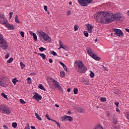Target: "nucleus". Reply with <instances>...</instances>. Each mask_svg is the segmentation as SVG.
Returning a JSON list of instances; mask_svg holds the SVG:
<instances>
[{"instance_id": "obj_1", "label": "nucleus", "mask_w": 129, "mask_h": 129, "mask_svg": "<svg viewBox=\"0 0 129 129\" xmlns=\"http://www.w3.org/2000/svg\"><path fill=\"white\" fill-rule=\"evenodd\" d=\"M97 22L102 24H109L114 20L121 22L123 20V16L121 13L113 14L112 12H99L95 15Z\"/></svg>"}, {"instance_id": "obj_2", "label": "nucleus", "mask_w": 129, "mask_h": 129, "mask_svg": "<svg viewBox=\"0 0 129 129\" xmlns=\"http://www.w3.org/2000/svg\"><path fill=\"white\" fill-rule=\"evenodd\" d=\"M75 64L78 66L77 71L80 73H85L87 71V68L84 65L82 60H76Z\"/></svg>"}, {"instance_id": "obj_3", "label": "nucleus", "mask_w": 129, "mask_h": 129, "mask_svg": "<svg viewBox=\"0 0 129 129\" xmlns=\"http://www.w3.org/2000/svg\"><path fill=\"white\" fill-rule=\"evenodd\" d=\"M0 47L2 48L4 50H7L8 49V43H7V41L5 39H4V37H3V35L0 33Z\"/></svg>"}, {"instance_id": "obj_4", "label": "nucleus", "mask_w": 129, "mask_h": 129, "mask_svg": "<svg viewBox=\"0 0 129 129\" xmlns=\"http://www.w3.org/2000/svg\"><path fill=\"white\" fill-rule=\"evenodd\" d=\"M93 0H78L79 4L82 7H87Z\"/></svg>"}, {"instance_id": "obj_5", "label": "nucleus", "mask_w": 129, "mask_h": 129, "mask_svg": "<svg viewBox=\"0 0 129 129\" xmlns=\"http://www.w3.org/2000/svg\"><path fill=\"white\" fill-rule=\"evenodd\" d=\"M0 110H1L3 113H5V114H8V115H10L11 112H12L11 108H8V107H6V106H2L0 108Z\"/></svg>"}, {"instance_id": "obj_6", "label": "nucleus", "mask_w": 129, "mask_h": 129, "mask_svg": "<svg viewBox=\"0 0 129 129\" xmlns=\"http://www.w3.org/2000/svg\"><path fill=\"white\" fill-rule=\"evenodd\" d=\"M87 51L89 55L91 56L93 59H94V60H96V61H99L100 60V57H98V56H97L96 54L92 53V50H91V49H87Z\"/></svg>"}, {"instance_id": "obj_7", "label": "nucleus", "mask_w": 129, "mask_h": 129, "mask_svg": "<svg viewBox=\"0 0 129 129\" xmlns=\"http://www.w3.org/2000/svg\"><path fill=\"white\" fill-rule=\"evenodd\" d=\"M113 31L114 32V35H116L117 37H123V32L120 29H114Z\"/></svg>"}, {"instance_id": "obj_8", "label": "nucleus", "mask_w": 129, "mask_h": 129, "mask_svg": "<svg viewBox=\"0 0 129 129\" xmlns=\"http://www.w3.org/2000/svg\"><path fill=\"white\" fill-rule=\"evenodd\" d=\"M6 83H7V78L5 77H0V86L6 87Z\"/></svg>"}, {"instance_id": "obj_9", "label": "nucleus", "mask_w": 129, "mask_h": 129, "mask_svg": "<svg viewBox=\"0 0 129 129\" xmlns=\"http://www.w3.org/2000/svg\"><path fill=\"white\" fill-rule=\"evenodd\" d=\"M45 34H46V33H44L41 30H38L37 32V36L39 37L40 40L42 41V42H44V38H43L44 37Z\"/></svg>"}, {"instance_id": "obj_10", "label": "nucleus", "mask_w": 129, "mask_h": 129, "mask_svg": "<svg viewBox=\"0 0 129 129\" xmlns=\"http://www.w3.org/2000/svg\"><path fill=\"white\" fill-rule=\"evenodd\" d=\"M116 116V115L115 114H113L111 117L112 118L111 119L112 122H113V123H114V124H115V125H116V124H117V123H118Z\"/></svg>"}, {"instance_id": "obj_11", "label": "nucleus", "mask_w": 129, "mask_h": 129, "mask_svg": "<svg viewBox=\"0 0 129 129\" xmlns=\"http://www.w3.org/2000/svg\"><path fill=\"white\" fill-rule=\"evenodd\" d=\"M34 94V95L33 97V98H34V99H36L38 101H39V99L40 100H42V96H41L40 95H39L38 93L35 92Z\"/></svg>"}, {"instance_id": "obj_12", "label": "nucleus", "mask_w": 129, "mask_h": 129, "mask_svg": "<svg viewBox=\"0 0 129 129\" xmlns=\"http://www.w3.org/2000/svg\"><path fill=\"white\" fill-rule=\"evenodd\" d=\"M87 28L88 29V32L90 33H92V29H93V26L91 24H87Z\"/></svg>"}, {"instance_id": "obj_13", "label": "nucleus", "mask_w": 129, "mask_h": 129, "mask_svg": "<svg viewBox=\"0 0 129 129\" xmlns=\"http://www.w3.org/2000/svg\"><path fill=\"white\" fill-rule=\"evenodd\" d=\"M43 41H47V42H49L51 40V38L47 34L45 33L44 36H43Z\"/></svg>"}, {"instance_id": "obj_14", "label": "nucleus", "mask_w": 129, "mask_h": 129, "mask_svg": "<svg viewBox=\"0 0 129 129\" xmlns=\"http://www.w3.org/2000/svg\"><path fill=\"white\" fill-rule=\"evenodd\" d=\"M6 27V28H8V29H10V30H13V31L15 30V26H14V25H12L9 23H7Z\"/></svg>"}, {"instance_id": "obj_15", "label": "nucleus", "mask_w": 129, "mask_h": 129, "mask_svg": "<svg viewBox=\"0 0 129 129\" xmlns=\"http://www.w3.org/2000/svg\"><path fill=\"white\" fill-rule=\"evenodd\" d=\"M30 35H32L33 36V39L34 41H37L38 40V37H37V35L36 33H33L32 31H29Z\"/></svg>"}, {"instance_id": "obj_16", "label": "nucleus", "mask_w": 129, "mask_h": 129, "mask_svg": "<svg viewBox=\"0 0 129 129\" xmlns=\"http://www.w3.org/2000/svg\"><path fill=\"white\" fill-rule=\"evenodd\" d=\"M77 111H78V112H80L81 113H84V112H85V109L81 107L77 108Z\"/></svg>"}, {"instance_id": "obj_17", "label": "nucleus", "mask_w": 129, "mask_h": 129, "mask_svg": "<svg viewBox=\"0 0 129 129\" xmlns=\"http://www.w3.org/2000/svg\"><path fill=\"white\" fill-rule=\"evenodd\" d=\"M52 80V82L53 83V85L54 86H56V87H58V86H59L60 85H59V82H58V81H57L56 80H55L53 79H51Z\"/></svg>"}, {"instance_id": "obj_18", "label": "nucleus", "mask_w": 129, "mask_h": 129, "mask_svg": "<svg viewBox=\"0 0 129 129\" xmlns=\"http://www.w3.org/2000/svg\"><path fill=\"white\" fill-rule=\"evenodd\" d=\"M59 44L60 45V48H62L64 50H66V46L63 45V44H62V41H61V40H59Z\"/></svg>"}, {"instance_id": "obj_19", "label": "nucleus", "mask_w": 129, "mask_h": 129, "mask_svg": "<svg viewBox=\"0 0 129 129\" xmlns=\"http://www.w3.org/2000/svg\"><path fill=\"white\" fill-rule=\"evenodd\" d=\"M38 88L40 89H41V90H43L44 91H46V89L45 88V87H44V86L42 84H39L38 85Z\"/></svg>"}, {"instance_id": "obj_20", "label": "nucleus", "mask_w": 129, "mask_h": 129, "mask_svg": "<svg viewBox=\"0 0 129 129\" xmlns=\"http://www.w3.org/2000/svg\"><path fill=\"white\" fill-rule=\"evenodd\" d=\"M61 121H65L67 120V115H64L60 117Z\"/></svg>"}, {"instance_id": "obj_21", "label": "nucleus", "mask_w": 129, "mask_h": 129, "mask_svg": "<svg viewBox=\"0 0 129 129\" xmlns=\"http://www.w3.org/2000/svg\"><path fill=\"white\" fill-rule=\"evenodd\" d=\"M35 116L36 117V118H37V119H38V120H42V118H41V117H40V115H39V114L37 113H34Z\"/></svg>"}, {"instance_id": "obj_22", "label": "nucleus", "mask_w": 129, "mask_h": 129, "mask_svg": "<svg viewBox=\"0 0 129 129\" xmlns=\"http://www.w3.org/2000/svg\"><path fill=\"white\" fill-rule=\"evenodd\" d=\"M38 55H39L40 56H41V57H42V59H43L44 60H45V59H46V55H45V54L44 53H37Z\"/></svg>"}, {"instance_id": "obj_23", "label": "nucleus", "mask_w": 129, "mask_h": 129, "mask_svg": "<svg viewBox=\"0 0 129 129\" xmlns=\"http://www.w3.org/2000/svg\"><path fill=\"white\" fill-rule=\"evenodd\" d=\"M67 120L69 121H72L73 120V117L70 116H67Z\"/></svg>"}, {"instance_id": "obj_24", "label": "nucleus", "mask_w": 129, "mask_h": 129, "mask_svg": "<svg viewBox=\"0 0 129 129\" xmlns=\"http://www.w3.org/2000/svg\"><path fill=\"white\" fill-rule=\"evenodd\" d=\"M8 22V20H7V18H4L3 20H1V24H6Z\"/></svg>"}, {"instance_id": "obj_25", "label": "nucleus", "mask_w": 129, "mask_h": 129, "mask_svg": "<svg viewBox=\"0 0 129 129\" xmlns=\"http://www.w3.org/2000/svg\"><path fill=\"white\" fill-rule=\"evenodd\" d=\"M60 75L61 76V77H65V72H64V71H61L60 72Z\"/></svg>"}, {"instance_id": "obj_26", "label": "nucleus", "mask_w": 129, "mask_h": 129, "mask_svg": "<svg viewBox=\"0 0 129 129\" xmlns=\"http://www.w3.org/2000/svg\"><path fill=\"white\" fill-rule=\"evenodd\" d=\"M15 22L17 24H20V20H19V18H18V15H17L15 16Z\"/></svg>"}, {"instance_id": "obj_27", "label": "nucleus", "mask_w": 129, "mask_h": 129, "mask_svg": "<svg viewBox=\"0 0 129 129\" xmlns=\"http://www.w3.org/2000/svg\"><path fill=\"white\" fill-rule=\"evenodd\" d=\"M106 115L108 117H110V115H111V113L109 111L106 112Z\"/></svg>"}, {"instance_id": "obj_28", "label": "nucleus", "mask_w": 129, "mask_h": 129, "mask_svg": "<svg viewBox=\"0 0 129 129\" xmlns=\"http://www.w3.org/2000/svg\"><path fill=\"white\" fill-rule=\"evenodd\" d=\"M12 125L13 127L16 128V127H17V126H18V124L17 123V122H13L12 123Z\"/></svg>"}, {"instance_id": "obj_29", "label": "nucleus", "mask_w": 129, "mask_h": 129, "mask_svg": "<svg viewBox=\"0 0 129 129\" xmlns=\"http://www.w3.org/2000/svg\"><path fill=\"white\" fill-rule=\"evenodd\" d=\"M14 61V58L13 57L10 58L9 60H7V62L9 63H12Z\"/></svg>"}, {"instance_id": "obj_30", "label": "nucleus", "mask_w": 129, "mask_h": 129, "mask_svg": "<svg viewBox=\"0 0 129 129\" xmlns=\"http://www.w3.org/2000/svg\"><path fill=\"white\" fill-rule=\"evenodd\" d=\"M100 100L102 102H105V101H106V98H105V97H101Z\"/></svg>"}, {"instance_id": "obj_31", "label": "nucleus", "mask_w": 129, "mask_h": 129, "mask_svg": "<svg viewBox=\"0 0 129 129\" xmlns=\"http://www.w3.org/2000/svg\"><path fill=\"white\" fill-rule=\"evenodd\" d=\"M59 90L60 92L62 93L63 92V89L61 86H60V85L56 87Z\"/></svg>"}, {"instance_id": "obj_32", "label": "nucleus", "mask_w": 129, "mask_h": 129, "mask_svg": "<svg viewBox=\"0 0 129 129\" xmlns=\"http://www.w3.org/2000/svg\"><path fill=\"white\" fill-rule=\"evenodd\" d=\"M2 19H6V17L5 16V15L0 14V20H2Z\"/></svg>"}, {"instance_id": "obj_33", "label": "nucleus", "mask_w": 129, "mask_h": 129, "mask_svg": "<svg viewBox=\"0 0 129 129\" xmlns=\"http://www.w3.org/2000/svg\"><path fill=\"white\" fill-rule=\"evenodd\" d=\"M77 93H78V89L75 88L74 89V94H77Z\"/></svg>"}, {"instance_id": "obj_34", "label": "nucleus", "mask_w": 129, "mask_h": 129, "mask_svg": "<svg viewBox=\"0 0 129 129\" xmlns=\"http://www.w3.org/2000/svg\"><path fill=\"white\" fill-rule=\"evenodd\" d=\"M90 76L91 78H93L94 77V73L93 72L91 71L90 74Z\"/></svg>"}, {"instance_id": "obj_35", "label": "nucleus", "mask_w": 129, "mask_h": 129, "mask_svg": "<svg viewBox=\"0 0 129 129\" xmlns=\"http://www.w3.org/2000/svg\"><path fill=\"white\" fill-rule=\"evenodd\" d=\"M74 31H78V29H79V26L78 25H76L74 26Z\"/></svg>"}, {"instance_id": "obj_36", "label": "nucleus", "mask_w": 129, "mask_h": 129, "mask_svg": "<svg viewBox=\"0 0 129 129\" xmlns=\"http://www.w3.org/2000/svg\"><path fill=\"white\" fill-rule=\"evenodd\" d=\"M20 65L22 69H24V68H25V64H24L23 62H20Z\"/></svg>"}, {"instance_id": "obj_37", "label": "nucleus", "mask_w": 129, "mask_h": 129, "mask_svg": "<svg viewBox=\"0 0 129 129\" xmlns=\"http://www.w3.org/2000/svg\"><path fill=\"white\" fill-rule=\"evenodd\" d=\"M1 95L4 98H8V96L6 95V94H5V93H2Z\"/></svg>"}, {"instance_id": "obj_38", "label": "nucleus", "mask_w": 129, "mask_h": 129, "mask_svg": "<svg viewBox=\"0 0 129 129\" xmlns=\"http://www.w3.org/2000/svg\"><path fill=\"white\" fill-rule=\"evenodd\" d=\"M20 102L22 103V104H25V103H27V102L24 101V100L21 99L20 100Z\"/></svg>"}, {"instance_id": "obj_39", "label": "nucleus", "mask_w": 129, "mask_h": 129, "mask_svg": "<svg viewBox=\"0 0 129 129\" xmlns=\"http://www.w3.org/2000/svg\"><path fill=\"white\" fill-rule=\"evenodd\" d=\"M20 35L21 37H22V38H25V33L24 32V31H21L20 32Z\"/></svg>"}, {"instance_id": "obj_40", "label": "nucleus", "mask_w": 129, "mask_h": 129, "mask_svg": "<svg viewBox=\"0 0 129 129\" xmlns=\"http://www.w3.org/2000/svg\"><path fill=\"white\" fill-rule=\"evenodd\" d=\"M39 51H41V52H43V51H46V48L44 47H40L39 48Z\"/></svg>"}, {"instance_id": "obj_41", "label": "nucleus", "mask_w": 129, "mask_h": 129, "mask_svg": "<svg viewBox=\"0 0 129 129\" xmlns=\"http://www.w3.org/2000/svg\"><path fill=\"white\" fill-rule=\"evenodd\" d=\"M59 63L62 66L63 68H66V65L64 64V63L62 62L61 61H59Z\"/></svg>"}, {"instance_id": "obj_42", "label": "nucleus", "mask_w": 129, "mask_h": 129, "mask_svg": "<svg viewBox=\"0 0 129 129\" xmlns=\"http://www.w3.org/2000/svg\"><path fill=\"white\" fill-rule=\"evenodd\" d=\"M84 36L85 37H88L89 36V34H88V32H87V31H84Z\"/></svg>"}, {"instance_id": "obj_43", "label": "nucleus", "mask_w": 129, "mask_h": 129, "mask_svg": "<svg viewBox=\"0 0 129 129\" xmlns=\"http://www.w3.org/2000/svg\"><path fill=\"white\" fill-rule=\"evenodd\" d=\"M50 53L52 54V55H53V56H57V53L54 51H51Z\"/></svg>"}, {"instance_id": "obj_44", "label": "nucleus", "mask_w": 129, "mask_h": 129, "mask_svg": "<svg viewBox=\"0 0 129 129\" xmlns=\"http://www.w3.org/2000/svg\"><path fill=\"white\" fill-rule=\"evenodd\" d=\"M13 15H14V13L13 12L9 13L10 19H12V18H13Z\"/></svg>"}, {"instance_id": "obj_45", "label": "nucleus", "mask_w": 129, "mask_h": 129, "mask_svg": "<svg viewBox=\"0 0 129 129\" xmlns=\"http://www.w3.org/2000/svg\"><path fill=\"white\" fill-rule=\"evenodd\" d=\"M16 78L13 79V80H12V82L14 84V85H16Z\"/></svg>"}, {"instance_id": "obj_46", "label": "nucleus", "mask_w": 129, "mask_h": 129, "mask_svg": "<svg viewBox=\"0 0 129 129\" xmlns=\"http://www.w3.org/2000/svg\"><path fill=\"white\" fill-rule=\"evenodd\" d=\"M26 126H25V129H30V124H26Z\"/></svg>"}, {"instance_id": "obj_47", "label": "nucleus", "mask_w": 129, "mask_h": 129, "mask_svg": "<svg viewBox=\"0 0 129 129\" xmlns=\"http://www.w3.org/2000/svg\"><path fill=\"white\" fill-rule=\"evenodd\" d=\"M9 57H10V53L9 52H8L6 54V55H5V58L8 59V58H9Z\"/></svg>"}, {"instance_id": "obj_48", "label": "nucleus", "mask_w": 129, "mask_h": 129, "mask_svg": "<svg viewBox=\"0 0 129 129\" xmlns=\"http://www.w3.org/2000/svg\"><path fill=\"white\" fill-rule=\"evenodd\" d=\"M27 81H28L29 84H31V78H30V77L28 78L27 79Z\"/></svg>"}, {"instance_id": "obj_49", "label": "nucleus", "mask_w": 129, "mask_h": 129, "mask_svg": "<svg viewBox=\"0 0 129 129\" xmlns=\"http://www.w3.org/2000/svg\"><path fill=\"white\" fill-rule=\"evenodd\" d=\"M115 105H116V107L118 108V104H119V103L118 102H115L114 103Z\"/></svg>"}, {"instance_id": "obj_50", "label": "nucleus", "mask_w": 129, "mask_h": 129, "mask_svg": "<svg viewBox=\"0 0 129 129\" xmlns=\"http://www.w3.org/2000/svg\"><path fill=\"white\" fill-rule=\"evenodd\" d=\"M83 83H84V84H85L86 85H88V81H87V80H84Z\"/></svg>"}, {"instance_id": "obj_51", "label": "nucleus", "mask_w": 129, "mask_h": 129, "mask_svg": "<svg viewBox=\"0 0 129 129\" xmlns=\"http://www.w3.org/2000/svg\"><path fill=\"white\" fill-rule=\"evenodd\" d=\"M102 66L104 68V71H108V69H107V68H106L103 66Z\"/></svg>"}, {"instance_id": "obj_52", "label": "nucleus", "mask_w": 129, "mask_h": 129, "mask_svg": "<svg viewBox=\"0 0 129 129\" xmlns=\"http://www.w3.org/2000/svg\"><path fill=\"white\" fill-rule=\"evenodd\" d=\"M44 11H45V12H47L48 11V7H47V6H44Z\"/></svg>"}, {"instance_id": "obj_53", "label": "nucleus", "mask_w": 129, "mask_h": 129, "mask_svg": "<svg viewBox=\"0 0 129 129\" xmlns=\"http://www.w3.org/2000/svg\"><path fill=\"white\" fill-rule=\"evenodd\" d=\"M46 117H47V119H48V120H51V119H50V117H49V115H48V114H46Z\"/></svg>"}, {"instance_id": "obj_54", "label": "nucleus", "mask_w": 129, "mask_h": 129, "mask_svg": "<svg viewBox=\"0 0 129 129\" xmlns=\"http://www.w3.org/2000/svg\"><path fill=\"white\" fill-rule=\"evenodd\" d=\"M3 127L4 129H9V127L6 125H3Z\"/></svg>"}, {"instance_id": "obj_55", "label": "nucleus", "mask_w": 129, "mask_h": 129, "mask_svg": "<svg viewBox=\"0 0 129 129\" xmlns=\"http://www.w3.org/2000/svg\"><path fill=\"white\" fill-rule=\"evenodd\" d=\"M70 15H71V11H69L67 13V15L68 16H70Z\"/></svg>"}, {"instance_id": "obj_56", "label": "nucleus", "mask_w": 129, "mask_h": 129, "mask_svg": "<svg viewBox=\"0 0 129 129\" xmlns=\"http://www.w3.org/2000/svg\"><path fill=\"white\" fill-rule=\"evenodd\" d=\"M116 111H117V112H120V110H119V109H118V108H116Z\"/></svg>"}, {"instance_id": "obj_57", "label": "nucleus", "mask_w": 129, "mask_h": 129, "mask_svg": "<svg viewBox=\"0 0 129 129\" xmlns=\"http://www.w3.org/2000/svg\"><path fill=\"white\" fill-rule=\"evenodd\" d=\"M49 62L50 63H53V60L52 59H51V58H49Z\"/></svg>"}, {"instance_id": "obj_58", "label": "nucleus", "mask_w": 129, "mask_h": 129, "mask_svg": "<svg viewBox=\"0 0 129 129\" xmlns=\"http://www.w3.org/2000/svg\"><path fill=\"white\" fill-rule=\"evenodd\" d=\"M56 124H57V126L59 127V128H61V126H60V123L58 122H56Z\"/></svg>"}, {"instance_id": "obj_59", "label": "nucleus", "mask_w": 129, "mask_h": 129, "mask_svg": "<svg viewBox=\"0 0 129 129\" xmlns=\"http://www.w3.org/2000/svg\"><path fill=\"white\" fill-rule=\"evenodd\" d=\"M68 113L69 114H71L72 113L71 112V111L70 110H69L68 112Z\"/></svg>"}, {"instance_id": "obj_60", "label": "nucleus", "mask_w": 129, "mask_h": 129, "mask_svg": "<svg viewBox=\"0 0 129 129\" xmlns=\"http://www.w3.org/2000/svg\"><path fill=\"white\" fill-rule=\"evenodd\" d=\"M31 128H32V129H36V127L34 126H31Z\"/></svg>"}, {"instance_id": "obj_61", "label": "nucleus", "mask_w": 129, "mask_h": 129, "mask_svg": "<svg viewBox=\"0 0 129 129\" xmlns=\"http://www.w3.org/2000/svg\"><path fill=\"white\" fill-rule=\"evenodd\" d=\"M63 69L64 70H65V71H68L67 67H66V68H63Z\"/></svg>"}, {"instance_id": "obj_62", "label": "nucleus", "mask_w": 129, "mask_h": 129, "mask_svg": "<svg viewBox=\"0 0 129 129\" xmlns=\"http://www.w3.org/2000/svg\"><path fill=\"white\" fill-rule=\"evenodd\" d=\"M71 91V88H68V92H70Z\"/></svg>"}, {"instance_id": "obj_63", "label": "nucleus", "mask_w": 129, "mask_h": 129, "mask_svg": "<svg viewBox=\"0 0 129 129\" xmlns=\"http://www.w3.org/2000/svg\"><path fill=\"white\" fill-rule=\"evenodd\" d=\"M52 121H53L54 122H55V123H57V121L55 120H53V119H51Z\"/></svg>"}, {"instance_id": "obj_64", "label": "nucleus", "mask_w": 129, "mask_h": 129, "mask_svg": "<svg viewBox=\"0 0 129 129\" xmlns=\"http://www.w3.org/2000/svg\"><path fill=\"white\" fill-rule=\"evenodd\" d=\"M55 106H56V107H59V105L56 104L55 105Z\"/></svg>"}]
</instances>
